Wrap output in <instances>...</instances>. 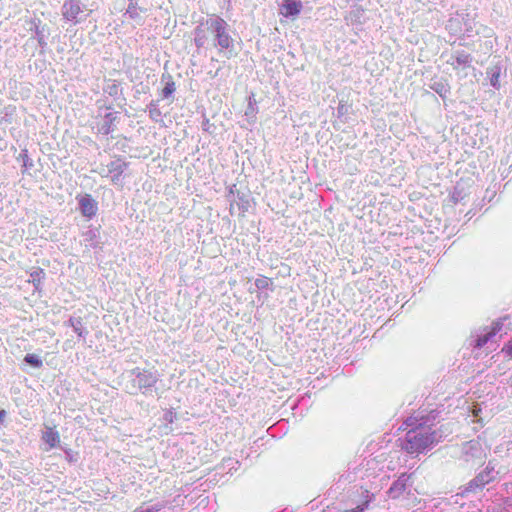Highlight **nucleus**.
<instances>
[{"instance_id": "obj_10", "label": "nucleus", "mask_w": 512, "mask_h": 512, "mask_svg": "<svg viewBox=\"0 0 512 512\" xmlns=\"http://www.w3.org/2000/svg\"><path fill=\"white\" fill-rule=\"evenodd\" d=\"M126 168H127V163L121 159H116V160L111 161L107 165V173L111 174V181L115 184L118 183Z\"/></svg>"}, {"instance_id": "obj_9", "label": "nucleus", "mask_w": 512, "mask_h": 512, "mask_svg": "<svg viewBox=\"0 0 512 512\" xmlns=\"http://www.w3.org/2000/svg\"><path fill=\"white\" fill-rule=\"evenodd\" d=\"M303 8L299 0H284L280 6V13L287 18H294L300 14Z\"/></svg>"}, {"instance_id": "obj_16", "label": "nucleus", "mask_w": 512, "mask_h": 512, "mask_svg": "<svg viewBox=\"0 0 512 512\" xmlns=\"http://www.w3.org/2000/svg\"><path fill=\"white\" fill-rule=\"evenodd\" d=\"M115 116L112 113H108L104 116L103 122L99 126V132L103 135H108L113 132V121Z\"/></svg>"}, {"instance_id": "obj_15", "label": "nucleus", "mask_w": 512, "mask_h": 512, "mask_svg": "<svg viewBox=\"0 0 512 512\" xmlns=\"http://www.w3.org/2000/svg\"><path fill=\"white\" fill-rule=\"evenodd\" d=\"M486 74L489 77L491 86H493L495 89H499L501 68L497 65L489 67L487 68Z\"/></svg>"}, {"instance_id": "obj_5", "label": "nucleus", "mask_w": 512, "mask_h": 512, "mask_svg": "<svg viewBox=\"0 0 512 512\" xmlns=\"http://www.w3.org/2000/svg\"><path fill=\"white\" fill-rule=\"evenodd\" d=\"M446 56V63L450 65L453 70L470 68L472 65V55L464 50L456 49Z\"/></svg>"}, {"instance_id": "obj_26", "label": "nucleus", "mask_w": 512, "mask_h": 512, "mask_svg": "<svg viewBox=\"0 0 512 512\" xmlns=\"http://www.w3.org/2000/svg\"><path fill=\"white\" fill-rule=\"evenodd\" d=\"M452 200L454 203H457L459 201L462 200V195H461V192L458 190V188L456 187L454 192L452 193V196H451Z\"/></svg>"}, {"instance_id": "obj_17", "label": "nucleus", "mask_w": 512, "mask_h": 512, "mask_svg": "<svg viewBox=\"0 0 512 512\" xmlns=\"http://www.w3.org/2000/svg\"><path fill=\"white\" fill-rule=\"evenodd\" d=\"M162 79H167V82L164 86V88L162 89V97L163 98H169L170 96H172V94L175 92L176 90V85H175V82L173 81L172 79V76L170 74H163L162 75Z\"/></svg>"}, {"instance_id": "obj_11", "label": "nucleus", "mask_w": 512, "mask_h": 512, "mask_svg": "<svg viewBox=\"0 0 512 512\" xmlns=\"http://www.w3.org/2000/svg\"><path fill=\"white\" fill-rule=\"evenodd\" d=\"M409 476L402 474L397 480H395L390 488L388 489V495L392 499L399 498L407 488V482Z\"/></svg>"}, {"instance_id": "obj_7", "label": "nucleus", "mask_w": 512, "mask_h": 512, "mask_svg": "<svg viewBox=\"0 0 512 512\" xmlns=\"http://www.w3.org/2000/svg\"><path fill=\"white\" fill-rule=\"evenodd\" d=\"M62 15L67 21L78 22V16L82 12L81 3L79 0H64L62 9Z\"/></svg>"}, {"instance_id": "obj_29", "label": "nucleus", "mask_w": 512, "mask_h": 512, "mask_svg": "<svg viewBox=\"0 0 512 512\" xmlns=\"http://www.w3.org/2000/svg\"><path fill=\"white\" fill-rule=\"evenodd\" d=\"M6 416V411L5 410H0V422L3 421V419L5 418Z\"/></svg>"}, {"instance_id": "obj_18", "label": "nucleus", "mask_w": 512, "mask_h": 512, "mask_svg": "<svg viewBox=\"0 0 512 512\" xmlns=\"http://www.w3.org/2000/svg\"><path fill=\"white\" fill-rule=\"evenodd\" d=\"M140 12H145V10L139 8L137 6V3L133 0H129V5L126 9V14H128L131 19L141 20Z\"/></svg>"}, {"instance_id": "obj_19", "label": "nucleus", "mask_w": 512, "mask_h": 512, "mask_svg": "<svg viewBox=\"0 0 512 512\" xmlns=\"http://www.w3.org/2000/svg\"><path fill=\"white\" fill-rule=\"evenodd\" d=\"M430 88L441 97H445L450 91L449 85L442 81L433 82Z\"/></svg>"}, {"instance_id": "obj_12", "label": "nucleus", "mask_w": 512, "mask_h": 512, "mask_svg": "<svg viewBox=\"0 0 512 512\" xmlns=\"http://www.w3.org/2000/svg\"><path fill=\"white\" fill-rule=\"evenodd\" d=\"M460 17H461V20L463 21L464 33H466L467 36H471V34L474 32L475 21H474V18L470 17V15L468 13L457 14L455 18H451L449 20V24H448L449 29H452L453 24L455 22H459Z\"/></svg>"}, {"instance_id": "obj_24", "label": "nucleus", "mask_w": 512, "mask_h": 512, "mask_svg": "<svg viewBox=\"0 0 512 512\" xmlns=\"http://www.w3.org/2000/svg\"><path fill=\"white\" fill-rule=\"evenodd\" d=\"M20 157L22 158L23 160V165L25 168H29V167H32L33 166V162L32 160L29 158L28 154H27V151H23L21 154H20Z\"/></svg>"}, {"instance_id": "obj_20", "label": "nucleus", "mask_w": 512, "mask_h": 512, "mask_svg": "<svg viewBox=\"0 0 512 512\" xmlns=\"http://www.w3.org/2000/svg\"><path fill=\"white\" fill-rule=\"evenodd\" d=\"M24 362L36 369L41 368L43 365L42 359L38 355L32 353L25 355Z\"/></svg>"}, {"instance_id": "obj_25", "label": "nucleus", "mask_w": 512, "mask_h": 512, "mask_svg": "<svg viewBox=\"0 0 512 512\" xmlns=\"http://www.w3.org/2000/svg\"><path fill=\"white\" fill-rule=\"evenodd\" d=\"M368 507V502H365L361 505H358L357 507L353 508V509H350V510H345L343 512H364Z\"/></svg>"}, {"instance_id": "obj_21", "label": "nucleus", "mask_w": 512, "mask_h": 512, "mask_svg": "<svg viewBox=\"0 0 512 512\" xmlns=\"http://www.w3.org/2000/svg\"><path fill=\"white\" fill-rule=\"evenodd\" d=\"M149 117L153 121H159L162 113L158 107V101H151L150 104L147 106Z\"/></svg>"}, {"instance_id": "obj_23", "label": "nucleus", "mask_w": 512, "mask_h": 512, "mask_svg": "<svg viewBox=\"0 0 512 512\" xmlns=\"http://www.w3.org/2000/svg\"><path fill=\"white\" fill-rule=\"evenodd\" d=\"M269 285V279L267 277H260L255 280V286L257 289H266Z\"/></svg>"}, {"instance_id": "obj_3", "label": "nucleus", "mask_w": 512, "mask_h": 512, "mask_svg": "<svg viewBox=\"0 0 512 512\" xmlns=\"http://www.w3.org/2000/svg\"><path fill=\"white\" fill-rule=\"evenodd\" d=\"M160 380V375L154 369H142L136 367L127 372L125 390L130 395H152L157 382Z\"/></svg>"}, {"instance_id": "obj_28", "label": "nucleus", "mask_w": 512, "mask_h": 512, "mask_svg": "<svg viewBox=\"0 0 512 512\" xmlns=\"http://www.w3.org/2000/svg\"><path fill=\"white\" fill-rule=\"evenodd\" d=\"M134 512H152V511L148 510L147 507H140V508H137Z\"/></svg>"}, {"instance_id": "obj_27", "label": "nucleus", "mask_w": 512, "mask_h": 512, "mask_svg": "<svg viewBox=\"0 0 512 512\" xmlns=\"http://www.w3.org/2000/svg\"><path fill=\"white\" fill-rule=\"evenodd\" d=\"M503 351L507 353V355L512 357V339L509 341V343L503 348Z\"/></svg>"}, {"instance_id": "obj_1", "label": "nucleus", "mask_w": 512, "mask_h": 512, "mask_svg": "<svg viewBox=\"0 0 512 512\" xmlns=\"http://www.w3.org/2000/svg\"><path fill=\"white\" fill-rule=\"evenodd\" d=\"M439 412L431 410L428 413L419 411L409 417L405 424L411 427L407 430L402 441V448L410 454H419L431 449L446 436L444 426L433 428L439 422Z\"/></svg>"}, {"instance_id": "obj_2", "label": "nucleus", "mask_w": 512, "mask_h": 512, "mask_svg": "<svg viewBox=\"0 0 512 512\" xmlns=\"http://www.w3.org/2000/svg\"><path fill=\"white\" fill-rule=\"evenodd\" d=\"M213 38V46L225 51L227 58L233 55V39L228 33L227 22L219 16L212 15L195 28L194 42L198 48L204 47L209 37Z\"/></svg>"}, {"instance_id": "obj_30", "label": "nucleus", "mask_w": 512, "mask_h": 512, "mask_svg": "<svg viewBox=\"0 0 512 512\" xmlns=\"http://www.w3.org/2000/svg\"><path fill=\"white\" fill-rule=\"evenodd\" d=\"M94 236V232L93 231H89L86 233V240L88 239H92V237Z\"/></svg>"}, {"instance_id": "obj_8", "label": "nucleus", "mask_w": 512, "mask_h": 512, "mask_svg": "<svg viewBox=\"0 0 512 512\" xmlns=\"http://www.w3.org/2000/svg\"><path fill=\"white\" fill-rule=\"evenodd\" d=\"M78 204L82 215L88 219L93 218L98 211L97 202L90 194L81 196L78 200Z\"/></svg>"}, {"instance_id": "obj_22", "label": "nucleus", "mask_w": 512, "mask_h": 512, "mask_svg": "<svg viewBox=\"0 0 512 512\" xmlns=\"http://www.w3.org/2000/svg\"><path fill=\"white\" fill-rule=\"evenodd\" d=\"M39 24H40V20H38V24L34 23L35 34H36V38H37V42H38L39 46L44 48L47 45L46 36L44 33L45 29H44V27H40Z\"/></svg>"}, {"instance_id": "obj_6", "label": "nucleus", "mask_w": 512, "mask_h": 512, "mask_svg": "<svg viewBox=\"0 0 512 512\" xmlns=\"http://www.w3.org/2000/svg\"><path fill=\"white\" fill-rule=\"evenodd\" d=\"M502 328L501 322H494L491 328H485L478 333L473 340L476 348L485 346Z\"/></svg>"}, {"instance_id": "obj_13", "label": "nucleus", "mask_w": 512, "mask_h": 512, "mask_svg": "<svg viewBox=\"0 0 512 512\" xmlns=\"http://www.w3.org/2000/svg\"><path fill=\"white\" fill-rule=\"evenodd\" d=\"M67 324L72 327L73 331L78 335V337L85 339L88 335V330L84 326L81 317H70Z\"/></svg>"}, {"instance_id": "obj_4", "label": "nucleus", "mask_w": 512, "mask_h": 512, "mask_svg": "<svg viewBox=\"0 0 512 512\" xmlns=\"http://www.w3.org/2000/svg\"><path fill=\"white\" fill-rule=\"evenodd\" d=\"M496 474L495 465L492 461H489L485 469L478 473L477 476L466 485L464 492L468 493L481 490L485 485L495 479Z\"/></svg>"}, {"instance_id": "obj_14", "label": "nucleus", "mask_w": 512, "mask_h": 512, "mask_svg": "<svg viewBox=\"0 0 512 512\" xmlns=\"http://www.w3.org/2000/svg\"><path fill=\"white\" fill-rule=\"evenodd\" d=\"M42 439L49 445L50 448H54L60 442L59 433L51 427H46Z\"/></svg>"}]
</instances>
